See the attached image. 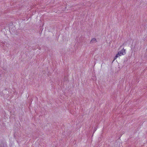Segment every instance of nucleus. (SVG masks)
Returning <instances> with one entry per match:
<instances>
[{
	"instance_id": "nucleus-2",
	"label": "nucleus",
	"mask_w": 147,
	"mask_h": 147,
	"mask_svg": "<svg viewBox=\"0 0 147 147\" xmlns=\"http://www.w3.org/2000/svg\"><path fill=\"white\" fill-rule=\"evenodd\" d=\"M97 40L96 38H92L90 41V43H92L96 42Z\"/></svg>"
},
{
	"instance_id": "nucleus-1",
	"label": "nucleus",
	"mask_w": 147,
	"mask_h": 147,
	"mask_svg": "<svg viewBox=\"0 0 147 147\" xmlns=\"http://www.w3.org/2000/svg\"><path fill=\"white\" fill-rule=\"evenodd\" d=\"M125 50L123 49L120 51L118 52L114 58L113 61L119 57L125 55L126 54Z\"/></svg>"
}]
</instances>
